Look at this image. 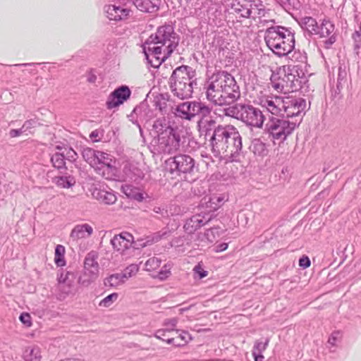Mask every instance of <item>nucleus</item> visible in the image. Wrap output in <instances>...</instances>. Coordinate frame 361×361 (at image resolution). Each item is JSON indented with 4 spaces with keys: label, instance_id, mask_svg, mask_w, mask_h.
Wrapping results in <instances>:
<instances>
[{
    "label": "nucleus",
    "instance_id": "nucleus-1",
    "mask_svg": "<svg viewBox=\"0 0 361 361\" xmlns=\"http://www.w3.org/2000/svg\"><path fill=\"white\" fill-rule=\"evenodd\" d=\"M178 41L171 25L160 26L143 44V52L148 63L154 68L159 67L176 48Z\"/></svg>",
    "mask_w": 361,
    "mask_h": 361
},
{
    "label": "nucleus",
    "instance_id": "nucleus-2",
    "mask_svg": "<svg viewBox=\"0 0 361 361\" xmlns=\"http://www.w3.org/2000/svg\"><path fill=\"white\" fill-rule=\"evenodd\" d=\"M206 96L214 105L231 106L240 97V91L231 74L219 71L209 78Z\"/></svg>",
    "mask_w": 361,
    "mask_h": 361
},
{
    "label": "nucleus",
    "instance_id": "nucleus-3",
    "mask_svg": "<svg viewBox=\"0 0 361 361\" xmlns=\"http://www.w3.org/2000/svg\"><path fill=\"white\" fill-rule=\"evenodd\" d=\"M153 130L157 135L153 142L154 149L159 154H171L177 152L180 147V135L177 128H173L165 120L154 122Z\"/></svg>",
    "mask_w": 361,
    "mask_h": 361
},
{
    "label": "nucleus",
    "instance_id": "nucleus-4",
    "mask_svg": "<svg viewBox=\"0 0 361 361\" xmlns=\"http://www.w3.org/2000/svg\"><path fill=\"white\" fill-rule=\"evenodd\" d=\"M196 85L195 71L188 66L176 68L169 78L172 94L182 100L192 97L194 85Z\"/></svg>",
    "mask_w": 361,
    "mask_h": 361
},
{
    "label": "nucleus",
    "instance_id": "nucleus-5",
    "mask_svg": "<svg viewBox=\"0 0 361 361\" xmlns=\"http://www.w3.org/2000/svg\"><path fill=\"white\" fill-rule=\"evenodd\" d=\"M264 40L267 47L279 56L290 54L295 47L294 34L281 26H273L267 29Z\"/></svg>",
    "mask_w": 361,
    "mask_h": 361
},
{
    "label": "nucleus",
    "instance_id": "nucleus-6",
    "mask_svg": "<svg viewBox=\"0 0 361 361\" xmlns=\"http://www.w3.org/2000/svg\"><path fill=\"white\" fill-rule=\"evenodd\" d=\"M225 115L240 120L248 126L262 128L265 116L262 111L250 104H235L224 109Z\"/></svg>",
    "mask_w": 361,
    "mask_h": 361
},
{
    "label": "nucleus",
    "instance_id": "nucleus-7",
    "mask_svg": "<svg viewBox=\"0 0 361 361\" xmlns=\"http://www.w3.org/2000/svg\"><path fill=\"white\" fill-rule=\"evenodd\" d=\"M296 73L297 71L291 69L290 66L280 68L277 73H273L271 77L273 88L284 94L299 90L305 79Z\"/></svg>",
    "mask_w": 361,
    "mask_h": 361
},
{
    "label": "nucleus",
    "instance_id": "nucleus-8",
    "mask_svg": "<svg viewBox=\"0 0 361 361\" xmlns=\"http://www.w3.org/2000/svg\"><path fill=\"white\" fill-rule=\"evenodd\" d=\"M301 121V118L295 121H290L288 118L270 116L265 124L264 132L274 141L278 140L282 142L293 133Z\"/></svg>",
    "mask_w": 361,
    "mask_h": 361
},
{
    "label": "nucleus",
    "instance_id": "nucleus-9",
    "mask_svg": "<svg viewBox=\"0 0 361 361\" xmlns=\"http://www.w3.org/2000/svg\"><path fill=\"white\" fill-rule=\"evenodd\" d=\"M98 253L91 251L86 255L84 260L82 274L78 278V283L82 286L87 287L99 277Z\"/></svg>",
    "mask_w": 361,
    "mask_h": 361
},
{
    "label": "nucleus",
    "instance_id": "nucleus-10",
    "mask_svg": "<svg viewBox=\"0 0 361 361\" xmlns=\"http://www.w3.org/2000/svg\"><path fill=\"white\" fill-rule=\"evenodd\" d=\"M165 165L171 173H191L195 167V161L189 155L179 154L168 159Z\"/></svg>",
    "mask_w": 361,
    "mask_h": 361
},
{
    "label": "nucleus",
    "instance_id": "nucleus-11",
    "mask_svg": "<svg viewBox=\"0 0 361 361\" xmlns=\"http://www.w3.org/2000/svg\"><path fill=\"white\" fill-rule=\"evenodd\" d=\"M231 126H218L209 139L211 150L216 157H223L224 149L228 137Z\"/></svg>",
    "mask_w": 361,
    "mask_h": 361
},
{
    "label": "nucleus",
    "instance_id": "nucleus-12",
    "mask_svg": "<svg viewBox=\"0 0 361 361\" xmlns=\"http://www.w3.org/2000/svg\"><path fill=\"white\" fill-rule=\"evenodd\" d=\"M113 163L114 161L110 154L98 151L95 157V165H92V167L104 178L112 179L116 173V168Z\"/></svg>",
    "mask_w": 361,
    "mask_h": 361
},
{
    "label": "nucleus",
    "instance_id": "nucleus-13",
    "mask_svg": "<svg viewBox=\"0 0 361 361\" xmlns=\"http://www.w3.org/2000/svg\"><path fill=\"white\" fill-rule=\"evenodd\" d=\"M228 137L224 149V157H235L240 154L243 148L242 137L237 128L231 126Z\"/></svg>",
    "mask_w": 361,
    "mask_h": 361
},
{
    "label": "nucleus",
    "instance_id": "nucleus-14",
    "mask_svg": "<svg viewBox=\"0 0 361 361\" xmlns=\"http://www.w3.org/2000/svg\"><path fill=\"white\" fill-rule=\"evenodd\" d=\"M283 104V113L286 114L288 118L301 116L307 106L305 99L301 97H285Z\"/></svg>",
    "mask_w": 361,
    "mask_h": 361
},
{
    "label": "nucleus",
    "instance_id": "nucleus-15",
    "mask_svg": "<svg viewBox=\"0 0 361 361\" xmlns=\"http://www.w3.org/2000/svg\"><path fill=\"white\" fill-rule=\"evenodd\" d=\"M198 102H185L171 108V112L178 118L192 121L197 116Z\"/></svg>",
    "mask_w": 361,
    "mask_h": 361
},
{
    "label": "nucleus",
    "instance_id": "nucleus-16",
    "mask_svg": "<svg viewBox=\"0 0 361 361\" xmlns=\"http://www.w3.org/2000/svg\"><path fill=\"white\" fill-rule=\"evenodd\" d=\"M284 98L277 96H267L260 99V105L262 108L274 116L283 115Z\"/></svg>",
    "mask_w": 361,
    "mask_h": 361
},
{
    "label": "nucleus",
    "instance_id": "nucleus-17",
    "mask_svg": "<svg viewBox=\"0 0 361 361\" xmlns=\"http://www.w3.org/2000/svg\"><path fill=\"white\" fill-rule=\"evenodd\" d=\"M130 90L126 85L116 88L109 96L106 101V107L109 109H111L118 106L126 101L130 97Z\"/></svg>",
    "mask_w": 361,
    "mask_h": 361
},
{
    "label": "nucleus",
    "instance_id": "nucleus-18",
    "mask_svg": "<svg viewBox=\"0 0 361 361\" xmlns=\"http://www.w3.org/2000/svg\"><path fill=\"white\" fill-rule=\"evenodd\" d=\"M133 236L128 232L121 233L119 235H116L111 240V244L114 249L121 254L128 250L133 243Z\"/></svg>",
    "mask_w": 361,
    "mask_h": 361
},
{
    "label": "nucleus",
    "instance_id": "nucleus-19",
    "mask_svg": "<svg viewBox=\"0 0 361 361\" xmlns=\"http://www.w3.org/2000/svg\"><path fill=\"white\" fill-rule=\"evenodd\" d=\"M104 11L107 18L110 20H123L130 16L131 11L116 5H106Z\"/></svg>",
    "mask_w": 361,
    "mask_h": 361
},
{
    "label": "nucleus",
    "instance_id": "nucleus-20",
    "mask_svg": "<svg viewBox=\"0 0 361 361\" xmlns=\"http://www.w3.org/2000/svg\"><path fill=\"white\" fill-rule=\"evenodd\" d=\"M318 34L319 37H329L325 41L326 47H329L336 42V37L332 35L334 31V25L329 20L324 19L320 26L318 25Z\"/></svg>",
    "mask_w": 361,
    "mask_h": 361
},
{
    "label": "nucleus",
    "instance_id": "nucleus-21",
    "mask_svg": "<svg viewBox=\"0 0 361 361\" xmlns=\"http://www.w3.org/2000/svg\"><path fill=\"white\" fill-rule=\"evenodd\" d=\"M231 8L243 18H251L255 8L247 0H233Z\"/></svg>",
    "mask_w": 361,
    "mask_h": 361
},
{
    "label": "nucleus",
    "instance_id": "nucleus-22",
    "mask_svg": "<svg viewBox=\"0 0 361 361\" xmlns=\"http://www.w3.org/2000/svg\"><path fill=\"white\" fill-rule=\"evenodd\" d=\"M92 195L95 199L106 204H113L117 200L116 195L111 189L96 188L94 190Z\"/></svg>",
    "mask_w": 361,
    "mask_h": 361
},
{
    "label": "nucleus",
    "instance_id": "nucleus-23",
    "mask_svg": "<svg viewBox=\"0 0 361 361\" xmlns=\"http://www.w3.org/2000/svg\"><path fill=\"white\" fill-rule=\"evenodd\" d=\"M207 221L208 220H206L204 216L201 214H195L186 221L184 229L188 233H193Z\"/></svg>",
    "mask_w": 361,
    "mask_h": 361
},
{
    "label": "nucleus",
    "instance_id": "nucleus-24",
    "mask_svg": "<svg viewBox=\"0 0 361 361\" xmlns=\"http://www.w3.org/2000/svg\"><path fill=\"white\" fill-rule=\"evenodd\" d=\"M93 233L92 227L87 224H78L76 225L71 233V238L73 240H79L87 238L91 236Z\"/></svg>",
    "mask_w": 361,
    "mask_h": 361
},
{
    "label": "nucleus",
    "instance_id": "nucleus-25",
    "mask_svg": "<svg viewBox=\"0 0 361 361\" xmlns=\"http://www.w3.org/2000/svg\"><path fill=\"white\" fill-rule=\"evenodd\" d=\"M174 334H176V337L168 338L166 340L168 344L180 347L185 345L191 340V336L187 331L174 329Z\"/></svg>",
    "mask_w": 361,
    "mask_h": 361
},
{
    "label": "nucleus",
    "instance_id": "nucleus-26",
    "mask_svg": "<svg viewBox=\"0 0 361 361\" xmlns=\"http://www.w3.org/2000/svg\"><path fill=\"white\" fill-rule=\"evenodd\" d=\"M133 3L142 12L154 13L159 8L158 0H133Z\"/></svg>",
    "mask_w": 361,
    "mask_h": 361
},
{
    "label": "nucleus",
    "instance_id": "nucleus-27",
    "mask_svg": "<svg viewBox=\"0 0 361 361\" xmlns=\"http://www.w3.org/2000/svg\"><path fill=\"white\" fill-rule=\"evenodd\" d=\"M197 128L201 134H204L205 137L212 135L216 127V121L212 118L209 119L200 118L197 121Z\"/></svg>",
    "mask_w": 361,
    "mask_h": 361
},
{
    "label": "nucleus",
    "instance_id": "nucleus-28",
    "mask_svg": "<svg viewBox=\"0 0 361 361\" xmlns=\"http://www.w3.org/2000/svg\"><path fill=\"white\" fill-rule=\"evenodd\" d=\"M269 342V339L266 338L264 341L257 340L253 346L252 351V356L255 358V361H264V356L262 353L266 350Z\"/></svg>",
    "mask_w": 361,
    "mask_h": 361
},
{
    "label": "nucleus",
    "instance_id": "nucleus-29",
    "mask_svg": "<svg viewBox=\"0 0 361 361\" xmlns=\"http://www.w3.org/2000/svg\"><path fill=\"white\" fill-rule=\"evenodd\" d=\"M299 23L301 27L307 30L310 35L318 34V23L312 17L305 16L301 18Z\"/></svg>",
    "mask_w": 361,
    "mask_h": 361
},
{
    "label": "nucleus",
    "instance_id": "nucleus-30",
    "mask_svg": "<svg viewBox=\"0 0 361 361\" xmlns=\"http://www.w3.org/2000/svg\"><path fill=\"white\" fill-rule=\"evenodd\" d=\"M250 149L255 155L262 157L266 156L269 152L266 144L259 138H255L252 140Z\"/></svg>",
    "mask_w": 361,
    "mask_h": 361
},
{
    "label": "nucleus",
    "instance_id": "nucleus-31",
    "mask_svg": "<svg viewBox=\"0 0 361 361\" xmlns=\"http://www.w3.org/2000/svg\"><path fill=\"white\" fill-rule=\"evenodd\" d=\"M133 111L135 114L138 115L141 119L146 121L152 119L155 116L154 112L149 109L146 104H141L140 106H136Z\"/></svg>",
    "mask_w": 361,
    "mask_h": 361
},
{
    "label": "nucleus",
    "instance_id": "nucleus-32",
    "mask_svg": "<svg viewBox=\"0 0 361 361\" xmlns=\"http://www.w3.org/2000/svg\"><path fill=\"white\" fill-rule=\"evenodd\" d=\"M24 361H40L41 354L38 347L27 348L23 353Z\"/></svg>",
    "mask_w": 361,
    "mask_h": 361
},
{
    "label": "nucleus",
    "instance_id": "nucleus-33",
    "mask_svg": "<svg viewBox=\"0 0 361 361\" xmlns=\"http://www.w3.org/2000/svg\"><path fill=\"white\" fill-rule=\"evenodd\" d=\"M125 282L122 274H114L104 279L106 286L116 287Z\"/></svg>",
    "mask_w": 361,
    "mask_h": 361
},
{
    "label": "nucleus",
    "instance_id": "nucleus-34",
    "mask_svg": "<svg viewBox=\"0 0 361 361\" xmlns=\"http://www.w3.org/2000/svg\"><path fill=\"white\" fill-rule=\"evenodd\" d=\"M212 107L205 104L204 103L198 102L197 109V116H200V118L209 119L212 118L211 116Z\"/></svg>",
    "mask_w": 361,
    "mask_h": 361
},
{
    "label": "nucleus",
    "instance_id": "nucleus-35",
    "mask_svg": "<svg viewBox=\"0 0 361 361\" xmlns=\"http://www.w3.org/2000/svg\"><path fill=\"white\" fill-rule=\"evenodd\" d=\"M65 247L61 245H58L55 247L54 262L58 267H63L66 264L64 259Z\"/></svg>",
    "mask_w": 361,
    "mask_h": 361
},
{
    "label": "nucleus",
    "instance_id": "nucleus-36",
    "mask_svg": "<svg viewBox=\"0 0 361 361\" xmlns=\"http://www.w3.org/2000/svg\"><path fill=\"white\" fill-rule=\"evenodd\" d=\"M55 183L61 188H68L73 186L75 181L73 177L69 176H57L54 178Z\"/></svg>",
    "mask_w": 361,
    "mask_h": 361
},
{
    "label": "nucleus",
    "instance_id": "nucleus-37",
    "mask_svg": "<svg viewBox=\"0 0 361 361\" xmlns=\"http://www.w3.org/2000/svg\"><path fill=\"white\" fill-rule=\"evenodd\" d=\"M348 71L346 66H341L338 68V78H337V87H343L344 85L347 84L348 80Z\"/></svg>",
    "mask_w": 361,
    "mask_h": 361
},
{
    "label": "nucleus",
    "instance_id": "nucleus-38",
    "mask_svg": "<svg viewBox=\"0 0 361 361\" xmlns=\"http://www.w3.org/2000/svg\"><path fill=\"white\" fill-rule=\"evenodd\" d=\"M98 151L92 148H85L82 151V156L83 159L92 166L95 165V157Z\"/></svg>",
    "mask_w": 361,
    "mask_h": 361
},
{
    "label": "nucleus",
    "instance_id": "nucleus-39",
    "mask_svg": "<svg viewBox=\"0 0 361 361\" xmlns=\"http://www.w3.org/2000/svg\"><path fill=\"white\" fill-rule=\"evenodd\" d=\"M51 161L54 167L58 169H63L66 164L64 152L54 154L51 157Z\"/></svg>",
    "mask_w": 361,
    "mask_h": 361
},
{
    "label": "nucleus",
    "instance_id": "nucleus-40",
    "mask_svg": "<svg viewBox=\"0 0 361 361\" xmlns=\"http://www.w3.org/2000/svg\"><path fill=\"white\" fill-rule=\"evenodd\" d=\"M224 202V197L218 195H213L209 197L207 204V207L212 210H216Z\"/></svg>",
    "mask_w": 361,
    "mask_h": 361
},
{
    "label": "nucleus",
    "instance_id": "nucleus-41",
    "mask_svg": "<svg viewBox=\"0 0 361 361\" xmlns=\"http://www.w3.org/2000/svg\"><path fill=\"white\" fill-rule=\"evenodd\" d=\"M216 228H210L207 230L204 233H199L198 238L206 243H212L216 238Z\"/></svg>",
    "mask_w": 361,
    "mask_h": 361
},
{
    "label": "nucleus",
    "instance_id": "nucleus-42",
    "mask_svg": "<svg viewBox=\"0 0 361 361\" xmlns=\"http://www.w3.org/2000/svg\"><path fill=\"white\" fill-rule=\"evenodd\" d=\"M291 61L298 62L299 63H305L307 61V56L301 53L300 51H290V54H286Z\"/></svg>",
    "mask_w": 361,
    "mask_h": 361
},
{
    "label": "nucleus",
    "instance_id": "nucleus-43",
    "mask_svg": "<svg viewBox=\"0 0 361 361\" xmlns=\"http://www.w3.org/2000/svg\"><path fill=\"white\" fill-rule=\"evenodd\" d=\"M174 334V329L166 328V329L157 330L154 334V336L157 339H160L163 341L166 342L167 338H171L169 336L170 334Z\"/></svg>",
    "mask_w": 361,
    "mask_h": 361
},
{
    "label": "nucleus",
    "instance_id": "nucleus-44",
    "mask_svg": "<svg viewBox=\"0 0 361 361\" xmlns=\"http://www.w3.org/2000/svg\"><path fill=\"white\" fill-rule=\"evenodd\" d=\"M161 260L157 257L149 258L145 263V270L151 271L160 267Z\"/></svg>",
    "mask_w": 361,
    "mask_h": 361
},
{
    "label": "nucleus",
    "instance_id": "nucleus-45",
    "mask_svg": "<svg viewBox=\"0 0 361 361\" xmlns=\"http://www.w3.org/2000/svg\"><path fill=\"white\" fill-rule=\"evenodd\" d=\"M118 295L116 293H111L106 297H105L103 300H102L99 302L100 307H109L112 303L118 299Z\"/></svg>",
    "mask_w": 361,
    "mask_h": 361
},
{
    "label": "nucleus",
    "instance_id": "nucleus-46",
    "mask_svg": "<svg viewBox=\"0 0 361 361\" xmlns=\"http://www.w3.org/2000/svg\"><path fill=\"white\" fill-rule=\"evenodd\" d=\"M154 105L156 108L160 111L161 113H166L168 106L167 100L162 96L156 98Z\"/></svg>",
    "mask_w": 361,
    "mask_h": 361
},
{
    "label": "nucleus",
    "instance_id": "nucleus-47",
    "mask_svg": "<svg viewBox=\"0 0 361 361\" xmlns=\"http://www.w3.org/2000/svg\"><path fill=\"white\" fill-rule=\"evenodd\" d=\"M139 270V267L137 264H132L129 265L126 269L124 270L123 273H122V275L124 278V279H127L134 275L136 274V273Z\"/></svg>",
    "mask_w": 361,
    "mask_h": 361
},
{
    "label": "nucleus",
    "instance_id": "nucleus-48",
    "mask_svg": "<svg viewBox=\"0 0 361 361\" xmlns=\"http://www.w3.org/2000/svg\"><path fill=\"white\" fill-rule=\"evenodd\" d=\"M252 8H255L254 13H252L251 18L255 19L257 17L261 18L264 17L267 13L265 6L262 4H259V5L255 4Z\"/></svg>",
    "mask_w": 361,
    "mask_h": 361
},
{
    "label": "nucleus",
    "instance_id": "nucleus-49",
    "mask_svg": "<svg viewBox=\"0 0 361 361\" xmlns=\"http://www.w3.org/2000/svg\"><path fill=\"white\" fill-rule=\"evenodd\" d=\"M70 276L73 277V274H71L69 271H66L65 274L62 273L59 279V283L66 284L69 288H71L73 281V280L69 279Z\"/></svg>",
    "mask_w": 361,
    "mask_h": 361
},
{
    "label": "nucleus",
    "instance_id": "nucleus-50",
    "mask_svg": "<svg viewBox=\"0 0 361 361\" xmlns=\"http://www.w3.org/2000/svg\"><path fill=\"white\" fill-rule=\"evenodd\" d=\"M170 269L171 267L169 266L164 265L162 267V269L159 271L157 277L161 280H165L171 274Z\"/></svg>",
    "mask_w": 361,
    "mask_h": 361
},
{
    "label": "nucleus",
    "instance_id": "nucleus-51",
    "mask_svg": "<svg viewBox=\"0 0 361 361\" xmlns=\"http://www.w3.org/2000/svg\"><path fill=\"white\" fill-rule=\"evenodd\" d=\"M65 159L70 161H75L78 159V154L72 149H65Z\"/></svg>",
    "mask_w": 361,
    "mask_h": 361
},
{
    "label": "nucleus",
    "instance_id": "nucleus-52",
    "mask_svg": "<svg viewBox=\"0 0 361 361\" xmlns=\"http://www.w3.org/2000/svg\"><path fill=\"white\" fill-rule=\"evenodd\" d=\"M193 271L195 274H197L199 279H203L208 275V271L204 270L200 264H197L194 269Z\"/></svg>",
    "mask_w": 361,
    "mask_h": 361
},
{
    "label": "nucleus",
    "instance_id": "nucleus-53",
    "mask_svg": "<svg viewBox=\"0 0 361 361\" xmlns=\"http://www.w3.org/2000/svg\"><path fill=\"white\" fill-rule=\"evenodd\" d=\"M20 322L26 326H30L32 324L31 317L28 313H22L19 317Z\"/></svg>",
    "mask_w": 361,
    "mask_h": 361
},
{
    "label": "nucleus",
    "instance_id": "nucleus-54",
    "mask_svg": "<svg viewBox=\"0 0 361 361\" xmlns=\"http://www.w3.org/2000/svg\"><path fill=\"white\" fill-rule=\"evenodd\" d=\"M177 323H178V319L176 318H172V319H166L164 321V325L168 326V328L169 329H173L176 325H177Z\"/></svg>",
    "mask_w": 361,
    "mask_h": 361
},
{
    "label": "nucleus",
    "instance_id": "nucleus-55",
    "mask_svg": "<svg viewBox=\"0 0 361 361\" xmlns=\"http://www.w3.org/2000/svg\"><path fill=\"white\" fill-rule=\"evenodd\" d=\"M25 130L23 127L20 129H12L9 132V135L11 137H16L21 135Z\"/></svg>",
    "mask_w": 361,
    "mask_h": 361
},
{
    "label": "nucleus",
    "instance_id": "nucleus-56",
    "mask_svg": "<svg viewBox=\"0 0 361 361\" xmlns=\"http://www.w3.org/2000/svg\"><path fill=\"white\" fill-rule=\"evenodd\" d=\"M299 265L303 268H307L310 266V260L307 257H302L299 260Z\"/></svg>",
    "mask_w": 361,
    "mask_h": 361
},
{
    "label": "nucleus",
    "instance_id": "nucleus-57",
    "mask_svg": "<svg viewBox=\"0 0 361 361\" xmlns=\"http://www.w3.org/2000/svg\"><path fill=\"white\" fill-rule=\"evenodd\" d=\"M338 336H339V332H338V331L334 332L329 338V341H328L329 343H330L332 345H334L336 344V340Z\"/></svg>",
    "mask_w": 361,
    "mask_h": 361
},
{
    "label": "nucleus",
    "instance_id": "nucleus-58",
    "mask_svg": "<svg viewBox=\"0 0 361 361\" xmlns=\"http://www.w3.org/2000/svg\"><path fill=\"white\" fill-rule=\"evenodd\" d=\"M169 234V232L164 231L161 233V232L157 233L154 234V236L153 237V240L156 242L161 240L162 238L166 236Z\"/></svg>",
    "mask_w": 361,
    "mask_h": 361
},
{
    "label": "nucleus",
    "instance_id": "nucleus-59",
    "mask_svg": "<svg viewBox=\"0 0 361 361\" xmlns=\"http://www.w3.org/2000/svg\"><path fill=\"white\" fill-rule=\"evenodd\" d=\"M227 248H228V244L226 243H222L218 244L215 247V251L216 252H223V251L226 250Z\"/></svg>",
    "mask_w": 361,
    "mask_h": 361
},
{
    "label": "nucleus",
    "instance_id": "nucleus-60",
    "mask_svg": "<svg viewBox=\"0 0 361 361\" xmlns=\"http://www.w3.org/2000/svg\"><path fill=\"white\" fill-rule=\"evenodd\" d=\"M274 1L283 7H286L288 4H290V0H274Z\"/></svg>",
    "mask_w": 361,
    "mask_h": 361
},
{
    "label": "nucleus",
    "instance_id": "nucleus-61",
    "mask_svg": "<svg viewBox=\"0 0 361 361\" xmlns=\"http://www.w3.org/2000/svg\"><path fill=\"white\" fill-rule=\"evenodd\" d=\"M361 37V22L359 26V30H356L355 32L353 35V38L355 41H357L356 37Z\"/></svg>",
    "mask_w": 361,
    "mask_h": 361
},
{
    "label": "nucleus",
    "instance_id": "nucleus-62",
    "mask_svg": "<svg viewBox=\"0 0 361 361\" xmlns=\"http://www.w3.org/2000/svg\"><path fill=\"white\" fill-rule=\"evenodd\" d=\"M32 123H34V121L32 120L27 121L24 123V124L22 127H23V128H24L25 130V128L27 129V128H30L32 125Z\"/></svg>",
    "mask_w": 361,
    "mask_h": 361
},
{
    "label": "nucleus",
    "instance_id": "nucleus-63",
    "mask_svg": "<svg viewBox=\"0 0 361 361\" xmlns=\"http://www.w3.org/2000/svg\"><path fill=\"white\" fill-rule=\"evenodd\" d=\"M90 137L91 138H97V137H99V131L98 130H94L91 133Z\"/></svg>",
    "mask_w": 361,
    "mask_h": 361
},
{
    "label": "nucleus",
    "instance_id": "nucleus-64",
    "mask_svg": "<svg viewBox=\"0 0 361 361\" xmlns=\"http://www.w3.org/2000/svg\"><path fill=\"white\" fill-rule=\"evenodd\" d=\"M360 49V46L358 44H355V50H356L357 53H358V49Z\"/></svg>",
    "mask_w": 361,
    "mask_h": 361
}]
</instances>
